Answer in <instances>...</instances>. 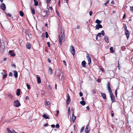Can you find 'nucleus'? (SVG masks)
Returning a JSON list of instances; mask_svg holds the SVG:
<instances>
[{
    "mask_svg": "<svg viewBox=\"0 0 133 133\" xmlns=\"http://www.w3.org/2000/svg\"><path fill=\"white\" fill-rule=\"evenodd\" d=\"M48 61L49 63H51V60L49 58H48Z\"/></svg>",
    "mask_w": 133,
    "mask_h": 133,
    "instance_id": "59",
    "label": "nucleus"
},
{
    "mask_svg": "<svg viewBox=\"0 0 133 133\" xmlns=\"http://www.w3.org/2000/svg\"><path fill=\"white\" fill-rule=\"evenodd\" d=\"M10 55L12 56H14L15 55V54L14 53H12Z\"/></svg>",
    "mask_w": 133,
    "mask_h": 133,
    "instance_id": "51",
    "label": "nucleus"
},
{
    "mask_svg": "<svg viewBox=\"0 0 133 133\" xmlns=\"http://www.w3.org/2000/svg\"><path fill=\"white\" fill-rule=\"evenodd\" d=\"M37 83L38 84L41 83V81L40 77L39 76L37 77Z\"/></svg>",
    "mask_w": 133,
    "mask_h": 133,
    "instance_id": "13",
    "label": "nucleus"
},
{
    "mask_svg": "<svg viewBox=\"0 0 133 133\" xmlns=\"http://www.w3.org/2000/svg\"><path fill=\"white\" fill-rule=\"evenodd\" d=\"M70 107H69V108L68 109V113L69 115L70 114Z\"/></svg>",
    "mask_w": 133,
    "mask_h": 133,
    "instance_id": "38",
    "label": "nucleus"
},
{
    "mask_svg": "<svg viewBox=\"0 0 133 133\" xmlns=\"http://www.w3.org/2000/svg\"><path fill=\"white\" fill-rule=\"evenodd\" d=\"M117 89H116L115 91V95L116 96H117Z\"/></svg>",
    "mask_w": 133,
    "mask_h": 133,
    "instance_id": "55",
    "label": "nucleus"
},
{
    "mask_svg": "<svg viewBox=\"0 0 133 133\" xmlns=\"http://www.w3.org/2000/svg\"><path fill=\"white\" fill-rule=\"evenodd\" d=\"M125 34L127 36V39H128V38L129 37L130 33L128 30H125Z\"/></svg>",
    "mask_w": 133,
    "mask_h": 133,
    "instance_id": "10",
    "label": "nucleus"
},
{
    "mask_svg": "<svg viewBox=\"0 0 133 133\" xmlns=\"http://www.w3.org/2000/svg\"><path fill=\"white\" fill-rule=\"evenodd\" d=\"M56 128H59V124H56Z\"/></svg>",
    "mask_w": 133,
    "mask_h": 133,
    "instance_id": "49",
    "label": "nucleus"
},
{
    "mask_svg": "<svg viewBox=\"0 0 133 133\" xmlns=\"http://www.w3.org/2000/svg\"><path fill=\"white\" fill-rule=\"evenodd\" d=\"M6 15L9 17H11V15L9 13H7Z\"/></svg>",
    "mask_w": 133,
    "mask_h": 133,
    "instance_id": "40",
    "label": "nucleus"
},
{
    "mask_svg": "<svg viewBox=\"0 0 133 133\" xmlns=\"http://www.w3.org/2000/svg\"><path fill=\"white\" fill-rule=\"evenodd\" d=\"M46 104L47 105H49L50 104V103L49 101L46 102Z\"/></svg>",
    "mask_w": 133,
    "mask_h": 133,
    "instance_id": "42",
    "label": "nucleus"
},
{
    "mask_svg": "<svg viewBox=\"0 0 133 133\" xmlns=\"http://www.w3.org/2000/svg\"><path fill=\"white\" fill-rule=\"evenodd\" d=\"M11 66L12 67L14 66L15 67L16 66V65L15 64H12Z\"/></svg>",
    "mask_w": 133,
    "mask_h": 133,
    "instance_id": "63",
    "label": "nucleus"
},
{
    "mask_svg": "<svg viewBox=\"0 0 133 133\" xmlns=\"http://www.w3.org/2000/svg\"><path fill=\"white\" fill-rule=\"evenodd\" d=\"M31 10L32 13L33 14H35V10L34 9H33V8H32L31 9Z\"/></svg>",
    "mask_w": 133,
    "mask_h": 133,
    "instance_id": "31",
    "label": "nucleus"
},
{
    "mask_svg": "<svg viewBox=\"0 0 133 133\" xmlns=\"http://www.w3.org/2000/svg\"><path fill=\"white\" fill-rule=\"evenodd\" d=\"M31 44L29 43H27L26 45V48L28 49H30L31 48Z\"/></svg>",
    "mask_w": 133,
    "mask_h": 133,
    "instance_id": "16",
    "label": "nucleus"
},
{
    "mask_svg": "<svg viewBox=\"0 0 133 133\" xmlns=\"http://www.w3.org/2000/svg\"><path fill=\"white\" fill-rule=\"evenodd\" d=\"M90 128L89 125H87L85 130V131L86 133H88L90 131Z\"/></svg>",
    "mask_w": 133,
    "mask_h": 133,
    "instance_id": "9",
    "label": "nucleus"
},
{
    "mask_svg": "<svg viewBox=\"0 0 133 133\" xmlns=\"http://www.w3.org/2000/svg\"><path fill=\"white\" fill-rule=\"evenodd\" d=\"M56 13H57V15L59 17H60L61 16H60V14L59 13V12H57V11H56Z\"/></svg>",
    "mask_w": 133,
    "mask_h": 133,
    "instance_id": "43",
    "label": "nucleus"
},
{
    "mask_svg": "<svg viewBox=\"0 0 133 133\" xmlns=\"http://www.w3.org/2000/svg\"><path fill=\"white\" fill-rule=\"evenodd\" d=\"M101 34H102V36H103L104 35V32L103 30H102L101 31V32H100Z\"/></svg>",
    "mask_w": 133,
    "mask_h": 133,
    "instance_id": "37",
    "label": "nucleus"
},
{
    "mask_svg": "<svg viewBox=\"0 0 133 133\" xmlns=\"http://www.w3.org/2000/svg\"><path fill=\"white\" fill-rule=\"evenodd\" d=\"M14 105L16 107H18L20 106L21 104L19 102L18 100L15 101L14 103Z\"/></svg>",
    "mask_w": 133,
    "mask_h": 133,
    "instance_id": "5",
    "label": "nucleus"
},
{
    "mask_svg": "<svg viewBox=\"0 0 133 133\" xmlns=\"http://www.w3.org/2000/svg\"><path fill=\"white\" fill-rule=\"evenodd\" d=\"M48 88L50 90H51L52 89L50 85H48Z\"/></svg>",
    "mask_w": 133,
    "mask_h": 133,
    "instance_id": "46",
    "label": "nucleus"
},
{
    "mask_svg": "<svg viewBox=\"0 0 133 133\" xmlns=\"http://www.w3.org/2000/svg\"><path fill=\"white\" fill-rule=\"evenodd\" d=\"M101 95L104 99H105L106 98V95L105 94L101 92Z\"/></svg>",
    "mask_w": 133,
    "mask_h": 133,
    "instance_id": "15",
    "label": "nucleus"
},
{
    "mask_svg": "<svg viewBox=\"0 0 133 133\" xmlns=\"http://www.w3.org/2000/svg\"><path fill=\"white\" fill-rule=\"evenodd\" d=\"M45 36V34L44 33H43L41 35V37L43 38Z\"/></svg>",
    "mask_w": 133,
    "mask_h": 133,
    "instance_id": "39",
    "label": "nucleus"
},
{
    "mask_svg": "<svg viewBox=\"0 0 133 133\" xmlns=\"http://www.w3.org/2000/svg\"><path fill=\"white\" fill-rule=\"evenodd\" d=\"M96 93V92L95 91V90H93V91H92V94H95V93Z\"/></svg>",
    "mask_w": 133,
    "mask_h": 133,
    "instance_id": "61",
    "label": "nucleus"
},
{
    "mask_svg": "<svg viewBox=\"0 0 133 133\" xmlns=\"http://www.w3.org/2000/svg\"><path fill=\"white\" fill-rule=\"evenodd\" d=\"M19 14L22 17L24 15V14L23 12L22 11H20Z\"/></svg>",
    "mask_w": 133,
    "mask_h": 133,
    "instance_id": "27",
    "label": "nucleus"
},
{
    "mask_svg": "<svg viewBox=\"0 0 133 133\" xmlns=\"http://www.w3.org/2000/svg\"><path fill=\"white\" fill-rule=\"evenodd\" d=\"M70 102V96L68 94H67L66 104H69Z\"/></svg>",
    "mask_w": 133,
    "mask_h": 133,
    "instance_id": "6",
    "label": "nucleus"
},
{
    "mask_svg": "<svg viewBox=\"0 0 133 133\" xmlns=\"http://www.w3.org/2000/svg\"><path fill=\"white\" fill-rule=\"evenodd\" d=\"M12 133H17V132H16L14 130H13L12 131Z\"/></svg>",
    "mask_w": 133,
    "mask_h": 133,
    "instance_id": "64",
    "label": "nucleus"
},
{
    "mask_svg": "<svg viewBox=\"0 0 133 133\" xmlns=\"http://www.w3.org/2000/svg\"><path fill=\"white\" fill-rule=\"evenodd\" d=\"M85 64H86V62L84 61H83L82 62V63H81L83 67H85V66H86Z\"/></svg>",
    "mask_w": 133,
    "mask_h": 133,
    "instance_id": "17",
    "label": "nucleus"
},
{
    "mask_svg": "<svg viewBox=\"0 0 133 133\" xmlns=\"http://www.w3.org/2000/svg\"><path fill=\"white\" fill-rule=\"evenodd\" d=\"M56 112H57V114L56 115V116H57L58 115V114L59 113V110H57V111H56Z\"/></svg>",
    "mask_w": 133,
    "mask_h": 133,
    "instance_id": "52",
    "label": "nucleus"
},
{
    "mask_svg": "<svg viewBox=\"0 0 133 133\" xmlns=\"http://www.w3.org/2000/svg\"><path fill=\"white\" fill-rule=\"evenodd\" d=\"M20 90L19 89H17V91L16 93V95L18 96L20 95Z\"/></svg>",
    "mask_w": 133,
    "mask_h": 133,
    "instance_id": "19",
    "label": "nucleus"
},
{
    "mask_svg": "<svg viewBox=\"0 0 133 133\" xmlns=\"http://www.w3.org/2000/svg\"><path fill=\"white\" fill-rule=\"evenodd\" d=\"M130 10L131 12H133V7L130 6Z\"/></svg>",
    "mask_w": 133,
    "mask_h": 133,
    "instance_id": "33",
    "label": "nucleus"
},
{
    "mask_svg": "<svg viewBox=\"0 0 133 133\" xmlns=\"http://www.w3.org/2000/svg\"><path fill=\"white\" fill-rule=\"evenodd\" d=\"M74 112H73V114H72V119L73 122H74L76 118V117L74 115Z\"/></svg>",
    "mask_w": 133,
    "mask_h": 133,
    "instance_id": "14",
    "label": "nucleus"
},
{
    "mask_svg": "<svg viewBox=\"0 0 133 133\" xmlns=\"http://www.w3.org/2000/svg\"><path fill=\"white\" fill-rule=\"evenodd\" d=\"M51 127L54 128L55 127V125L54 124H52L51 125Z\"/></svg>",
    "mask_w": 133,
    "mask_h": 133,
    "instance_id": "57",
    "label": "nucleus"
},
{
    "mask_svg": "<svg viewBox=\"0 0 133 133\" xmlns=\"http://www.w3.org/2000/svg\"><path fill=\"white\" fill-rule=\"evenodd\" d=\"M47 44L48 45V46L49 47H50V43L49 42H48L47 43Z\"/></svg>",
    "mask_w": 133,
    "mask_h": 133,
    "instance_id": "48",
    "label": "nucleus"
},
{
    "mask_svg": "<svg viewBox=\"0 0 133 133\" xmlns=\"http://www.w3.org/2000/svg\"><path fill=\"white\" fill-rule=\"evenodd\" d=\"M61 75H57V78H58L59 79H62V75L61 76Z\"/></svg>",
    "mask_w": 133,
    "mask_h": 133,
    "instance_id": "32",
    "label": "nucleus"
},
{
    "mask_svg": "<svg viewBox=\"0 0 133 133\" xmlns=\"http://www.w3.org/2000/svg\"><path fill=\"white\" fill-rule=\"evenodd\" d=\"M26 86L27 87L28 89H29L30 88V85L28 84H26Z\"/></svg>",
    "mask_w": 133,
    "mask_h": 133,
    "instance_id": "36",
    "label": "nucleus"
},
{
    "mask_svg": "<svg viewBox=\"0 0 133 133\" xmlns=\"http://www.w3.org/2000/svg\"><path fill=\"white\" fill-rule=\"evenodd\" d=\"M104 39L105 41L107 43H109L108 38L106 36H105L104 37Z\"/></svg>",
    "mask_w": 133,
    "mask_h": 133,
    "instance_id": "18",
    "label": "nucleus"
},
{
    "mask_svg": "<svg viewBox=\"0 0 133 133\" xmlns=\"http://www.w3.org/2000/svg\"><path fill=\"white\" fill-rule=\"evenodd\" d=\"M101 33H99L98 34V35H97V36H98L99 37H100L101 36Z\"/></svg>",
    "mask_w": 133,
    "mask_h": 133,
    "instance_id": "50",
    "label": "nucleus"
},
{
    "mask_svg": "<svg viewBox=\"0 0 133 133\" xmlns=\"http://www.w3.org/2000/svg\"><path fill=\"white\" fill-rule=\"evenodd\" d=\"M43 117L45 119H48L49 118V117L46 116L45 114H44L43 115Z\"/></svg>",
    "mask_w": 133,
    "mask_h": 133,
    "instance_id": "24",
    "label": "nucleus"
},
{
    "mask_svg": "<svg viewBox=\"0 0 133 133\" xmlns=\"http://www.w3.org/2000/svg\"><path fill=\"white\" fill-rule=\"evenodd\" d=\"M70 51L72 54L74 56L75 54V50L72 46H70Z\"/></svg>",
    "mask_w": 133,
    "mask_h": 133,
    "instance_id": "3",
    "label": "nucleus"
},
{
    "mask_svg": "<svg viewBox=\"0 0 133 133\" xmlns=\"http://www.w3.org/2000/svg\"><path fill=\"white\" fill-rule=\"evenodd\" d=\"M110 50L111 51V52L112 53H114V50H113V49L112 47H111L110 48Z\"/></svg>",
    "mask_w": 133,
    "mask_h": 133,
    "instance_id": "30",
    "label": "nucleus"
},
{
    "mask_svg": "<svg viewBox=\"0 0 133 133\" xmlns=\"http://www.w3.org/2000/svg\"><path fill=\"white\" fill-rule=\"evenodd\" d=\"M110 97L112 101V102H115V99H114V95H113V93H111L110 94Z\"/></svg>",
    "mask_w": 133,
    "mask_h": 133,
    "instance_id": "7",
    "label": "nucleus"
},
{
    "mask_svg": "<svg viewBox=\"0 0 133 133\" xmlns=\"http://www.w3.org/2000/svg\"><path fill=\"white\" fill-rule=\"evenodd\" d=\"M92 14V11H90L89 12V14L90 16H91Z\"/></svg>",
    "mask_w": 133,
    "mask_h": 133,
    "instance_id": "44",
    "label": "nucleus"
},
{
    "mask_svg": "<svg viewBox=\"0 0 133 133\" xmlns=\"http://www.w3.org/2000/svg\"><path fill=\"white\" fill-rule=\"evenodd\" d=\"M7 130L8 131V132L9 133H12V131L11 130H10L8 128H7Z\"/></svg>",
    "mask_w": 133,
    "mask_h": 133,
    "instance_id": "26",
    "label": "nucleus"
},
{
    "mask_svg": "<svg viewBox=\"0 0 133 133\" xmlns=\"http://www.w3.org/2000/svg\"><path fill=\"white\" fill-rule=\"evenodd\" d=\"M80 103L82 105H84L85 104V102L84 101H82L80 102Z\"/></svg>",
    "mask_w": 133,
    "mask_h": 133,
    "instance_id": "21",
    "label": "nucleus"
},
{
    "mask_svg": "<svg viewBox=\"0 0 133 133\" xmlns=\"http://www.w3.org/2000/svg\"><path fill=\"white\" fill-rule=\"evenodd\" d=\"M48 124L47 123H46L44 125V126L45 127L48 126Z\"/></svg>",
    "mask_w": 133,
    "mask_h": 133,
    "instance_id": "58",
    "label": "nucleus"
},
{
    "mask_svg": "<svg viewBox=\"0 0 133 133\" xmlns=\"http://www.w3.org/2000/svg\"><path fill=\"white\" fill-rule=\"evenodd\" d=\"M84 127H82L81 129V130H80V132H82L84 130Z\"/></svg>",
    "mask_w": 133,
    "mask_h": 133,
    "instance_id": "34",
    "label": "nucleus"
},
{
    "mask_svg": "<svg viewBox=\"0 0 133 133\" xmlns=\"http://www.w3.org/2000/svg\"><path fill=\"white\" fill-rule=\"evenodd\" d=\"M83 94L81 92H79V95L80 96H83Z\"/></svg>",
    "mask_w": 133,
    "mask_h": 133,
    "instance_id": "53",
    "label": "nucleus"
},
{
    "mask_svg": "<svg viewBox=\"0 0 133 133\" xmlns=\"http://www.w3.org/2000/svg\"><path fill=\"white\" fill-rule=\"evenodd\" d=\"M63 63L64 64L65 66H66V63L65 61L64 60L63 61Z\"/></svg>",
    "mask_w": 133,
    "mask_h": 133,
    "instance_id": "47",
    "label": "nucleus"
},
{
    "mask_svg": "<svg viewBox=\"0 0 133 133\" xmlns=\"http://www.w3.org/2000/svg\"><path fill=\"white\" fill-rule=\"evenodd\" d=\"M14 75H17V72L16 71H14Z\"/></svg>",
    "mask_w": 133,
    "mask_h": 133,
    "instance_id": "45",
    "label": "nucleus"
},
{
    "mask_svg": "<svg viewBox=\"0 0 133 133\" xmlns=\"http://www.w3.org/2000/svg\"><path fill=\"white\" fill-rule=\"evenodd\" d=\"M102 26L101 24H97L96 26V29L97 30L99 28H102Z\"/></svg>",
    "mask_w": 133,
    "mask_h": 133,
    "instance_id": "12",
    "label": "nucleus"
},
{
    "mask_svg": "<svg viewBox=\"0 0 133 133\" xmlns=\"http://www.w3.org/2000/svg\"><path fill=\"white\" fill-rule=\"evenodd\" d=\"M8 96L11 98H12L13 96L10 93H8L7 94Z\"/></svg>",
    "mask_w": 133,
    "mask_h": 133,
    "instance_id": "25",
    "label": "nucleus"
},
{
    "mask_svg": "<svg viewBox=\"0 0 133 133\" xmlns=\"http://www.w3.org/2000/svg\"><path fill=\"white\" fill-rule=\"evenodd\" d=\"M47 3H49L50 2L51 0H46Z\"/></svg>",
    "mask_w": 133,
    "mask_h": 133,
    "instance_id": "62",
    "label": "nucleus"
},
{
    "mask_svg": "<svg viewBox=\"0 0 133 133\" xmlns=\"http://www.w3.org/2000/svg\"><path fill=\"white\" fill-rule=\"evenodd\" d=\"M49 12H51L53 10L52 8V7H49Z\"/></svg>",
    "mask_w": 133,
    "mask_h": 133,
    "instance_id": "28",
    "label": "nucleus"
},
{
    "mask_svg": "<svg viewBox=\"0 0 133 133\" xmlns=\"http://www.w3.org/2000/svg\"><path fill=\"white\" fill-rule=\"evenodd\" d=\"M5 46L3 40H0V50L2 51H4Z\"/></svg>",
    "mask_w": 133,
    "mask_h": 133,
    "instance_id": "2",
    "label": "nucleus"
},
{
    "mask_svg": "<svg viewBox=\"0 0 133 133\" xmlns=\"http://www.w3.org/2000/svg\"><path fill=\"white\" fill-rule=\"evenodd\" d=\"M1 8L3 10H5L6 9V6L5 4L4 3H2L1 5Z\"/></svg>",
    "mask_w": 133,
    "mask_h": 133,
    "instance_id": "11",
    "label": "nucleus"
},
{
    "mask_svg": "<svg viewBox=\"0 0 133 133\" xmlns=\"http://www.w3.org/2000/svg\"><path fill=\"white\" fill-rule=\"evenodd\" d=\"M61 35H59L58 36V41L61 46L62 45V42L64 41L65 39L64 30L63 29H61Z\"/></svg>",
    "mask_w": 133,
    "mask_h": 133,
    "instance_id": "1",
    "label": "nucleus"
},
{
    "mask_svg": "<svg viewBox=\"0 0 133 133\" xmlns=\"http://www.w3.org/2000/svg\"><path fill=\"white\" fill-rule=\"evenodd\" d=\"M125 17H126V15L125 14H124L123 16V19H124L125 18Z\"/></svg>",
    "mask_w": 133,
    "mask_h": 133,
    "instance_id": "54",
    "label": "nucleus"
},
{
    "mask_svg": "<svg viewBox=\"0 0 133 133\" xmlns=\"http://www.w3.org/2000/svg\"><path fill=\"white\" fill-rule=\"evenodd\" d=\"M107 85H108V88L110 87V83H108Z\"/></svg>",
    "mask_w": 133,
    "mask_h": 133,
    "instance_id": "56",
    "label": "nucleus"
},
{
    "mask_svg": "<svg viewBox=\"0 0 133 133\" xmlns=\"http://www.w3.org/2000/svg\"><path fill=\"white\" fill-rule=\"evenodd\" d=\"M86 57L88 60V64L89 65H90L91 62V60L90 56L88 54H87V55Z\"/></svg>",
    "mask_w": 133,
    "mask_h": 133,
    "instance_id": "4",
    "label": "nucleus"
},
{
    "mask_svg": "<svg viewBox=\"0 0 133 133\" xmlns=\"http://www.w3.org/2000/svg\"><path fill=\"white\" fill-rule=\"evenodd\" d=\"M34 5L35 6H37L38 5V2L37 1H36V0H34Z\"/></svg>",
    "mask_w": 133,
    "mask_h": 133,
    "instance_id": "23",
    "label": "nucleus"
},
{
    "mask_svg": "<svg viewBox=\"0 0 133 133\" xmlns=\"http://www.w3.org/2000/svg\"><path fill=\"white\" fill-rule=\"evenodd\" d=\"M108 90L109 92V94H110L111 93H112V90H111V89L110 87L108 88Z\"/></svg>",
    "mask_w": 133,
    "mask_h": 133,
    "instance_id": "29",
    "label": "nucleus"
},
{
    "mask_svg": "<svg viewBox=\"0 0 133 133\" xmlns=\"http://www.w3.org/2000/svg\"><path fill=\"white\" fill-rule=\"evenodd\" d=\"M60 1L59 0V1L58 2V5L59 6H60Z\"/></svg>",
    "mask_w": 133,
    "mask_h": 133,
    "instance_id": "60",
    "label": "nucleus"
},
{
    "mask_svg": "<svg viewBox=\"0 0 133 133\" xmlns=\"http://www.w3.org/2000/svg\"><path fill=\"white\" fill-rule=\"evenodd\" d=\"M101 22V21L98 19H96V21L95 22L97 23L98 24H99Z\"/></svg>",
    "mask_w": 133,
    "mask_h": 133,
    "instance_id": "20",
    "label": "nucleus"
},
{
    "mask_svg": "<svg viewBox=\"0 0 133 133\" xmlns=\"http://www.w3.org/2000/svg\"><path fill=\"white\" fill-rule=\"evenodd\" d=\"M52 73V70L51 68H49V73L50 74H51Z\"/></svg>",
    "mask_w": 133,
    "mask_h": 133,
    "instance_id": "22",
    "label": "nucleus"
},
{
    "mask_svg": "<svg viewBox=\"0 0 133 133\" xmlns=\"http://www.w3.org/2000/svg\"><path fill=\"white\" fill-rule=\"evenodd\" d=\"M26 39L28 40H30L32 38L31 35V34H28L26 36Z\"/></svg>",
    "mask_w": 133,
    "mask_h": 133,
    "instance_id": "8",
    "label": "nucleus"
},
{
    "mask_svg": "<svg viewBox=\"0 0 133 133\" xmlns=\"http://www.w3.org/2000/svg\"><path fill=\"white\" fill-rule=\"evenodd\" d=\"M45 37L46 38H48V32H45Z\"/></svg>",
    "mask_w": 133,
    "mask_h": 133,
    "instance_id": "35",
    "label": "nucleus"
},
{
    "mask_svg": "<svg viewBox=\"0 0 133 133\" xmlns=\"http://www.w3.org/2000/svg\"><path fill=\"white\" fill-rule=\"evenodd\" d=\"M124 30H128L127 29V26L125 25H124Z\"/></svg>",
    "mask_w": 133,
    "mask_h": 133,
    "instance_id": "41",
    "label": "nucleus"
}]
</instances>
